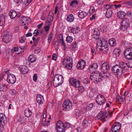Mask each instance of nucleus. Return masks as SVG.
<instances>
[{
    "label": "nucleus",
    "mask_w": 132,
    "mask_h": 132,
    "mask_svg": "<svg viewBox=\"0 0 132 132\" xmlns=\"http://www.w3.org/2000/svg\"><path fill=\"white\" fill-rule=\"evenodd\" d=\"M63 81V77L59 74H56L54 77L53 81L54 86L56 87L61 85Z\"/></svg>",
    "instance_id": "obj_1"
},
{
    "label": "nucleus",
    "mask_w": 132,
    "mask_h": 132,
    "mask_svg": "<svg viewBox=\"0 0 132 132\" xmlns=\"http://www.w3.org/2000/svg\"><path fill=\"white\" fill-rule=\"evenodd\" d=\"M72 59L69 56H67L66 59H63L62 64L64 67L70 70L72 67Z\"/></svg>",
    "instance_id": "obj_2"
},
{
    "label": "nucleus",
    "mask_w": 132,
    "mask_h": 132,
    "mask_svg": "<svg viewBox=\"0 0 132 132\" xmlns=\"http://www.w3.org/2000/svg\"><path fill=\"white\" fill-rule=\"evenodd\" d=\"M112 70L115 75L119 76H120L124 73V70L121 69L118 65L113 66L112 68Z\"/></svg>",
    "instance_id": "obj_3"
},
{
    "label": "nucleus",
    "mask_w": 132,
    "mask_h": 132,
    "mask_svg": "<svg viewBox=\"0 0 132 132\" xmlns=\"http://www.w3.org/2000/svg\"><path fill=\"white\" fill-rule=\"evenodd\" d=\"M72 104L70 100H68L65 101L62 104L63 109L65 111H68L71 109Z\"/></svg>",
    "instance_id": "obj_4"
},
{
    "label": "nucleus",
    "mask_w": 132,
    "mask_h": 132,
    "mask_svg": "<svg viewBox=\"0 0 132 132\" xmlns=\"http://www.w3.org/2000/svg\"><path fill=\"white\" fill-rule=\"evenodd\" d=\"M7 122V121L4 114L2 113H0V132H2L1 127L5 125Z\"/></svg>",
    "instance_id": "obj_5"
},
{
    "label": "nucleus",
    "mask_w": 132,
    "mask_h": 132,
    "mask_svg": "<svg viewBox=\"0 0 132 132\" xmlns=\"http://www.w3.org/2000/svg\"><path fill=\"white\" fill-rule=\"evenodd\" d=\"M56 129L57 132H64L65 130V127H64V123L61 121H59L56 124Z\"/></svg>",
    "instance_id": "obj_6"
},
{
    "label": "nucleus",
    "mask_w": 132,
    "mask_h": 132,
    "mask_svg": "<svg viewBox=\"0 0 132 132\" xmlns=\"http://www.w3.org/2000/svg\"><path fill=\"white\" fill-rule=\"evenodd\" d=\"M108 45L107 41L103 38H99L97 42V48L98 49V47H100Z\"/></svg>",
    "instance_id": "obj_7"
},
{
    "label": "nucleus",
    "mask_w": 132,
    "mask_h": 132,
    "mask_svg": "<svg viewBox=\"0 0 132 132\" xmlns=\"http://www.w3.org/2000/svg\"><path fill=\"white\" fill-rule=\"evenodd\" d=\"M121 125L118 122H116L114 123L111 128V130L112 132H118L121 129Z\"/></svg>",
    "instance_id": "obj_8"
},
{
    "label": "nucleus",
    "mask_w": 132,
    "mask_h": 132,
    "mask_svg": "<svg viewBox=\"0 0 132 132\" xmlns=\"http://www.w3.org/2000/svg\"><path fill=\"white\" fill-rule=\"evenodd\" d=\"M96 101L99 105H101L104 104L105 102L104 96L101 95H97L96 98Z\"/></svg>",
    "instance_id": "obj_9"
},
{
    "label": "nucleus",
    "mask_w": 132,
    "mask_h": 132,
    "mask_svg": "<svg viewBox=\"0 0 132 132\" xmlns=\"http://www.w3.org/2000/svg\"><path fill=\"white\" fill-rule=\"evenodd\" d=\"M69 82L71 85L76 88L79 87L80 85L79 80L74 78H71L69 80Z\"/></svg>",
    "instance_id": "obj_10"
},
{
    "label": "nucleus",
    "mask_w": 132,
    "mask_h": 132,
    "mask_svg": "<svg viewBox=\"0 0 132 132\" xmlns=\"http://www.w3.org/2000/svg\"><path fill=\"white\" fill-rule=\"evenodd\" d=\"M109 63L107 62L104 63L102 65L101 70L102 72L106 71L108 70L109 68Z\"/></svg>",
    "instance_id": "obj_11"
},
{
    "label": "nucleus",
    "mask_w": 132,
    "mask_h": 132,
    "mask_svg": "<svg viewBox=\"0 0 132 132\" xmlns=\"http://www.w3.org/2000/svg\"><path fill=\"white\" fill-rule=\"evenodd\" d=\"M16 81V78L15 76L12 74L10 73L9 75V83L13 84Z\"/></svg>",
    "instance_id": "obj_12"
},
{
    "label": "nucleus",
    "mask_w": 132,
    "mask_h": 132,
    "mask_svg": "<svg viewBox=\"0 0 132 132\" xmlns=\"http://www.w3.org/2000/svg\"><path fill=\"white\" fill-rule=\"evenodd\" d=\"M36 101L39 104H42L44 101L43 96L40 95H37L36 96Z\"/></svg>",
    "instance_id": "obj_13"
},
{
    "label": "nucleus",
    "mask_w": 132,
    "mask_h": 132,
    "mask_svg": "<svg viewBox=\"0 0 132 132\" xmlns=\"http://www.w3.org/2000/svg\"><path fill=\"white\" fill-rule=\"evenodd\" d=\"M82 62L79 61L77 64V67L78 69H83L85 66V62L83 60H82Z\"/></svg>",
    "instance_id": "obj_14"
},
{
    "label": "nucleus",
    "mask_w": 132,
    "mask_h": 132,
    "mask_svg": "<svg viewBox=\"0 0 132 132\" xmlns=\"http://www.w3.org/2000/svg\"><path fill=\"white\" fill-rule=\"evenodd\" d=\"M124 54L125 57L127 59L132 60V55L127 49L125 51Z\"/></svg>",
    "instance_id": "obj_15"
},
{
    "label": "nucleus",
    "mask_w": 132,
    "mask_h": 132,
    "mask_svg": "<svg viewBox=\"0 0 132 132\" xmlns=\"http://www.w3.org/2000/svg\"><path fill=\"white\" fill-rule=\"evenodd\" d=\"M71 31L73 34H76L78 33L80 30V29L78 26L71 27Z\"/></svg>",
    "instance_id": "obj_16"
},
{
    "label": "nucleus",
    "mask_w": 132,
    "mask_h": 132,
    "mask_svg": "<svg viewBox=\"0 0 132 132\" xmlns=\"http://www.w3.org/2000/svg\"><path fill=\"white\" fill-rule=\"evenodd\" d=\"M19 68L21 72L23 74H25L28 71V68L26 66L23 65L22 67H20Z\"/></svg>",
    "instance_id": "obj_17"
},
{
    "label": "nucleus",
    "mask_w": 132,
    "mask_h": 132,
    "mask_svg": "<svg viewBox=\"0 0 132 132\" xmlns=\"http://www.w3.org/2000/svg\"><path fill=\"white\" fill-rule=\"evenodd\" d=\"M119 66V67L121 68V69L123 70L124 69L126 70H127V63L124 62L122 61L120 62Z\"/></svg>",
    "instance_id": "obj_18"
},
{
    "label": "nucleus",
    "mask_w": 132,
    "mask_h": 132,
    "mask_svg": "<svg viewBox=\"0 0 132 132\" xmlns=\"http://www.w3.org/2000/svg\"><path fill=\"white\" fill-rule=\"evenodd\" d=\"M101 73H99L98 74L95 75L94 78V81H95L96 82H100L102 80V78L101 77H101Z\"/></svg>",
    "instance_id": "obj_19"
},
{
    "label": "nucleus",
    "mask_w": 132,
    "mask_h": 132,
    "mask_svg": "<svg viewBox=\"0 0 132 132\" xmlns=\"http://www.w3.org/2000/svg\"><path fill=\"white\" fill-rule=\"evenodd\" d=\"M98 65L97 63H93L90 66L88 69L90 71L93 72V71L96 69Z\"/></svg>",
    "instance_id": "obj_20"
},
{
    "label": "nucleus",
    "mask_w": 132,
    "mask_h": 132,
    "mask_svg": "<svg viewBox=\"0 0 132 132\" xmlns=\"http://www.w3.org/2000/svg\"><path fill=\"white\" fill-rule=\"evenodd\" d=\"M108 45H107L104 46L99 47L98 49L102 51L103 53H106L108 52Z\"/></svg>",
    "instance_id": "obj_21"
},
{
    "label": "nucleus",
    "mask_w": 132,
    "mask_h": 132,
    "mask_svg": "<svg viewBox=\"0 0 132 132\" xmlns=\"http://www.w3.org/2000/svg\"><path fill=\"white\" fill-rule=\"evenodd\" d=\"M17 15V14L15 11L12 10H11L9 13V15L11 19L14 18Z\"/></svg>",
    "instance_id": "obj_22"
},
{
    "label": "nucleus",
    "mask_w": 132,
    "mask_h": 132,
    "mask_svg": "<svg viewBox=\"0 0 132 132\" xmlns=\"http://www.w3.org/2000/svg\"><path fill=\"white\" fill-rule=\"evenodd\" d=\"M30 18L27 17H23L22 18V19L19 21V22L22 25L25 26L26 25V23H24L25 21L28 20V19Z\"/></svg>",
    "instance_id": "obj_23"
},
{
    "label": "nucleus",
    "mask_w": 132,
    "mask_h": 132,
    "mask_svg": "<svg viewBox=\"0 0 132 132\" xmlns=\"http://www.w3.org/2000/svg\"><path fill=\"white\" fill-rule=\"evenodd\" d=\"M97 118L101 120H103L105 121L108 119V116L106 115H102L99 116V114L97 115Z\"/></svg>",
    "instance_id": "obj_24"
},
{
    "label": "nucleus",
    "mask_w": 132,
    "mask_h": 132,
    "mask_svg": "<svg viewBox=\"0 0 132 132\" xmlns=\"http://www.w3.org/2000/svg\"><path fill=\"white\" fill-rule=\"evenodd\" d=\"M103 73L101 74V77L102 78V80L103 78H106L109 77L110 76L109 73L106 71L102 72Z\"/></svg>",
    "instance_id": "obj_25"
},
{
    "label": "nucleus",
    "mask_w": 132,
    "mask_h": 132,
    "mask_svg": "<svg viewBox=\"0 0 132 132\" xmlns=\"http://www.w3.org/2000/svg\"><path fill=\"white\" fill-rule=\"evenodd\" d=\"M24 114L25 116L27 117L31 116L32 114V112L28 108H26L24 110Z\"/></svg>",
    "instance_id": "obj_26"
},
{
    "label": "nucleus",
    "mask_w": 132,
    "mask_h": 132,
    "mask_svg": "<svg viewBox=\"0 0 132 132\" xmlns=\"http://www.w3.org/2000/svg\"><path fill=\"white\" fill-rule=\"evenodd\" d=\"M18 120L19 122L23 124L26 121V118L24 117L20 116L18 117Z\"/></svg>",
    "instance_id": "obj_27"
},
{
    "label": "nucleus",
    "mask_w": 132,
    "mask_h": 132,
    "mask_svg": "<svg viewBox=\"0 0 132 132\" xmlns=\"http://www.w3.org/2000/svg\"><path fill=\"white\" fill-rule=\"evenodd\" d=\"M5 16L2 14L0 15V26H2L5 23Z\"/></svg>",
    "instance_id": "obj_28"
},
{
    "label": "nucleus",
    "mask_w": 132,
    "mask_h": 132,
    "mask_svg": "<svg viewBox=\"0 0 132 132\" xmlns=\"http://www.w3.org/2000/svg\"><path fill=\"white\" fill-rule=\"evenodd\" d=\"M90 121L84 119L82 122V125L85 127H87L90 125Z\"/></svg>",
    "instance_id": "obj_29"
},
{
    "label": "nucleus",
    "mask_w": 132,
    "mask_h": 132,
    "mask_svg": "<svg viewBox=\"0 0 132 132\" xmlns=\"http://www.w3.org/2000/svg\"><path fill=\"white\" fill-rule=\"evenodd\" d=\"M126 15L125 13L121 11L119 12L118 13V18L121 19H123Z\"/></svg>",
    "instance_id": "obj_30"
},
{
    "label": "nucleus",
    "mask_w": 132,
    "mask_h": 132,
    "mask_svg": "<svg viewBox=\"0 0 132 132\" xmlns=\"http://www.w3.org/2000/svg\"><path fill=\"white\" fill-rule=\"evenodd\" d=\"M74 20V17L72 14L68 15L67 18V21L69 22H72Z\"/></svg>",
    "instance_id": "obj_31"
},
{
    "label": "nucleus",
    "mask_w": 132,
    "mask_h": 132,
    "mask_svg": "<svg viewBox=\"0 0 132 132\" xmlns=\"http://www.w3.org/2000/svg\"><path fill=\"white\" fill-rule=\"evenodd\" d=\"M109 44L111 46H114L116 44V40L112 38L109 40Z\"/></svg>",
    "instance_id": "obj_32"
},
{
    "label": "nucleus",
    "mask_w": 132,
    "mask_h": 132,
    "mask_svg": "<svg viewBox=\"0 0 132 132\" xmlns=\"http://www.w3.org/2000/svg\"><path fill=\"white\" fill-rule=\"evenodd\" d=\"M112 12L110 10H107L105 16L108 18H110L112 15Z\"/></svg>",
    "instance_id": "obj_33"
},
{
    "label": "nucleus",
    "mask_w": 132,
    "mask_h": 132,
    "mask_svg": "<svg viewBox=\"0 0 132 132\" xmlns=\"http://www.w3.org/2000/svg\"><path fill=\"white\" fill-rule=\"evenodd\" d=\"M29 61L30 62L33 63L35 61L36 58L32 55H30L28 58Z\"/></svg>",
    "instance_id": "obj_34"
},
{
    "label": "nucleus",
    "mask_w": 132,
    "mask_h": 132,
    "mask_svg": "<svg viewBox=\"0 0 132 132\" xmlns=\"http://www.w3.org/2000/svg\"><path fill=\"white\" fill-rule=\"evenodd\" d=\"M122 24L126 25V26H129V20L127 19L123 20L122 22Z\"/></svg>",
    "instance_id": "obj_35"
},
{
    "label": "nucleus",
    "mask_w": 132,
    "mask_h": 132,
    "mask_svg": "<svg viewBox=\"0 0 132 132\" xmlns=\"http://www.w3.org/2000/svg\"><path fill=\"white\" fill-rule=\"evenodd\" d=\"M53 34L52 32H51L49 35L48 38V42L50 43L51 41L52 40L53 37Z\"/></svg>",
    "instance_id": "obj_36"
},
{
    "label": "nucleus",
    "mask_w": 132,
    "mask_h": 132,
    "mask_svg": "<svg viewBox=\"0 0 132 132\" xmlns=\"http://www.w3.org/2000/svg\"><path fill=\"white\" fill-rule=\"evenodd\" d=\"M74 113L75 115L77 117L80 116L81 114L80 111L78 109L75 110Z\"/></svg>",
    "instance_id": "obj_37"
},
{
    "label": "nucleus",
    "mask_w": 132,
    "mask_h": 132,
    "mask_svg": "<svg viewBox=\"0 0 132 132\" xmlns=\"http://www.w3.org/2000/svg\"><path fill=\"white\" fill-rule=\"evenodd\" d=\"M78 4V2L76 0L72 1L70 3L71 6L73 7L75 5H77Z\"/></svg>",
    "instance_id": "obj_38"
},
{
    "label": "nucleus",
    "mask_w": 132,
    "mask_h": 132,
    "mask_svg": "<svg viewBox=\"0 0 132 132\" xmlns=\"http://www.w3.org/2000/svg\"><path fill=\"white\" fill-rule=\"evenodd\" d=\"M114 53L117 56H119L120 54V50L119 49H115L114 51Z\"/></svg>",
    "instance_id": "obj_39"
},
{
    "label": "nucleus",
    "mask_w": 132,
    "mask_h": 132,
    "mask_svg": "<svg viewBox=\"0 0 132 132\" xmlns=\"http://www.w3.org/2000/svg\"><path fill=\"white\" fill-rule=\"evenodd\" d=\"M26 39V38L24 36L23 37H21L19 38V42H20L22 43H23L25 42Z\"/></svg>",
    "instance_id": "obj_40"
},
{
    "label": "nucleus",
    "mask_w": 132,
    "mask_h": 132,
    "mask_svg": "<svg viewBox=\"0 0 132 132\" xmlns=\"http://www.w3.org/2000/svg\"><path fill=\"white\" fill-rule=\"evenodd\" d=\"M66 40L67 42L71 43L73 40V38L71 36H68L67 37Z\"/></svg>",
    "instance_id": "obj_41"
},
{
    "label": "nucleus",
    "mask_w": 132,
    "mask_h": 132,
    "mask_svg": "<svg viewBox=\"0 0 132 132\" xmlns=\"http://www.w3.org/2000/svg\"><path fill=\"white\" fill-rule=\"evenodd\" d=\"M128 27V26H126V25L122 24L121 29L123 31H125L127 29Z\"/></svg>",
    "instance_id": "obj_42"
},
{
    "label": "nucleus",
    "mask_w": 132,
    "mask_h": 132,
    "mask_svg": "<svg viewBox=\"0 0 132 132\" xmlns=\"http://www.w3.org/2000/svg\"><path fill=\"white\" fill-rule=\"evenodd\" d=\"M71 126V125L68 123L66 122L64 124V127H65V128H70Z\"/></svg>",
    "instance_id": "obj_43"
},
{
    "label": "nucleus",
    "mask_w": 132,
    "mask_h": 132,
    "mask_svg": "<svg viewBox=\"0 0 132 132\" xmlns=\"http://www.w3.org/2000/svg\"><path fill=\"white\" fill-rule=\"evenodd\" d=\"M5 85L4 84H2L0 85V90L1 91H3L4 89L5 88Z\"/></svg>",
    "instance_id": "obj_44"
},
{
    "label": "nucleus",
    "mask_w": 132,
    "mask_h": 132,
    "mask_svg": "<svg viewBox=\"0 0 132 132\" xmlns=\"http://www.w3.org/2000/svg\"><path fill=\"white\" fill-rule=\"evenodd\" d=\"M100 32L99 29L97 28H95L94 30L93 35H99Z\"/></svg>",
    "instance_id": "obj_45"
},
{
    "label": "nucleus",
    "mask_w": 132,
    "mask_h": 132,
    "mask_svg": "<svg viewBox=\"0 0 132 132\" xmlns=\"http://www.w3.org/2000/svg\"><path fill=\"white\" fill-rule=\"evenodd\" d=\"M93 103H91L88 104L86 107V109L88 110H90L93 108Z\"/></svg>",
    "instance_id": "obj_46"
},
{
    "label": "nucleus",
    "mask_w": 132,
    "mask_h": 132,
    "mask_svg": "<svg viewBox=\"0 0 132 132\" xmlns=\"http://www.w3.org/2000/svg\"><path fill=\"white\" fill-rule=\"evenodd\" d=\"M3 40L4 42L6 43H8V36H5L6 37L4 39V37L3 36Z\"/></svg>",
    "instance_id": "obj_47"
},
{
    "label": "nucleus",
    "mask_w": 132,
    "mask_h": 132,
    "mask_svg": "<svg viewBox=\"0 0 132 132\" xmlns=\"http://www.w3.org/2000/svg\"><path fill=\"white\" fill-rule=\"evenodd\" d=\"M50 24H49L44 27V28L46 32H47L48 31L50 27Z\"/></svg>",
    "instance_id": "obj_48"
},
{
    "label": "nucleus",
    "mask_w": 132,
    "mask_h": 132,
    "mask_svg": "<svg viewBox=\"0 0 132 132\" xmlns=\"http://www.w3.org/2000/svg\"><path fill=\"white\" fill-rule=\"evenodd\" d=\"M8 32L7 30H5L2 33V35L4 37V39L6 37L5 36H8Z\"/></svg>",
    "instance_id": "obj_49"
},
{
    "label": "nucleus",
    "mask_w": 132,
    "mask_h": 132,
    "mask_svg": "<svg viewBox=\"0 0 132 132\" xmlns=\"http://www.w3.org/2000/svg\"><path fill=\"white\" fill-rule=\"evenodd\" d=\"M59 42L60 43H61V45L63 46H65V44L64 42V40L63 38V37L62 36H61V38L60 39Z\"/></svg>",
    "instance_id": "obj_50"
},
{
    "label": "nucleus",
    "mask_w": 132,
    "mask_h": 132,
    "mask_svg": "<svg viewBox=\"0 0 132 132\" xmlns=\"http://www.w3.org/2000/svg\"><path fill=\"white\" fill-rule=\"evenodd\" d=\"M53 16V15H52L51 16V15H50V14H49L47 19V20H50L52 21L54 19Z\"/></svg>",
    "instance_id": "obj_51"
},
{
    "label": "nucleus",
    "mask_w": 132,
    "mask_h": 132,
    "mask_svg": "<svg viewBox=\"0 0 132 132\" xmlns=\"http://www.w3.org/2000/svg\"><path fill=\"white\" fill-rule=\"evenodd\" d=\"M78 16L79 18L81 19H83L84 18V16L82 13V11H81V12H80V11L79 12Z\"/></svg>",
    "instance_id": "obj_52"
},
{
    "label": "nucleus",
    "mask_w": 132,
    "mask_h": 132,
    "mask_svg": "<svg viewBox=\"0 0 132 132\" xmlns=\"http://www.w3.org/2000/svg\"><path fill=\"white\" fill-rule=\"evenodd\" d=\"M9 92L11 95H14L15 94L16 91L14 89H11Z\"/></svg>",
    "instance_id": "obj_53"
},
{
    "label": "nucleus",
    "mask_w": 132,
    "mask_h": 132,
    "mask_svg": "<svg viewBox=\"0 0 132 132\" xmlns=\"http://www.w3.org/2000/svg\"><path fill=\"white\" fill-rule=\"evenodd\" d=\"M14 1L18 5H19L23 3L22 0H14Z\"/></svg>",
    "instance_id": "obj_54"
},
{
    "label": "nucleus",
    "mask_w": 132,
    "mask_h": 132,
    "mask_svg": "<svg viewBox=\"0 0 132 132\" xmlns=\"http://www.w3.org/2000/svg\"><path fill=\"white\" fill-rule=\"evenodd\" d=\"M117 101L122 102L123 100L122 97L121 96L118 95L117 96Z\"/></svg>",
    "instance_id": "obj_55"
},
{
    "label": "nucleus",
    "mask_w": 132,
    "mask_h": 132,
    "mask_svg": "<svg viewBox=\"0 0 132 132\" xmlns=\"http://www.w3.org/2000/svg\"><path fill=\"white\" fill-rule=\"evenodd\" d=\"M127 70H128L129 68H132V61L128 63H127Z\"/></svg>",
    "instance_id": "obj_56"
},
{
    "label": "nucleus",
    "mask_w": 132,
    "mask_h": 132,
    "mask_svg": "<svg viewBox=\"0 0 132 132\" xmlns=\"http://www.w3.org/2000/svg\"><path fill=\"white\" fill-rule=\"evenodd\" d=\"M39 34V32L38 30H35L33 33L34 35L35 36H37Z\"/></svg>",
    "instance_id": "obj_57"
},
{
    "label": "nucleus",
    "mask_w": 132,
    "mask_h": 132,
    "mask_svg": "<svg viewBox=\"0 0 132 132\" xmlns=\"http://www.w3.org/2000/svg\"><path fill=\"white\" fill-rule=\"evenodd\" d=\"M77 43L75 42H73L71 45V48L72 49H75L76 48Z\"/></svg>",
    "instance_id": "obj_58"
},
{
    "label": "nucleus",
    "mask_w": 132,
    "mask_h": 132,
    "mask_svg": "<svg viewBox=\"0 0 132 132\" xmlns=\"http://www.w3.org/2000/svg\"><path fill=\"white\" fill-rule=\"evenodd\" d=\"M104 8L105 9H107V10H110V9L111 8H113L112 5L110 6L108 5H106L104 6Z\"/></svg>",
    "instance_id": "obj_59"
},
{
    "label": "nucleus",
    "mask_w": 132,
    "mask_h": 132,
    "mask_svg": "<svg viewBox=\"0 0 132 132\" xmlns=\"http://www.w3.org/2000/svg\"><path fill=\"white\" fill-rule=\"evenodd\" d=\"M4 72L5 73V74H4L5 75H6V74L7 75V81H8V69H5L4 70Z\"/></svg>",
    "instance_id": "obj_60"
},
{
    "label": "nucleus",
    "mask_w": 132,
    "mask_h": 132,
    "mask_svg": "<svg viewBox=\"0 0 132 132\" xmlns=\"http://www.w3.org/2000/svg\"><path fill=\"white\" fill-rule=\"evenodd\" d=\"M57 56L56 54L54 53L52 56V59L53 60H56Z\"/></svg>",
    "instance_id": "obj_61"
},
{
    "label": "nucleus",
    "mask_w": 132,
    "mask_h": 132,
    "mask_svg": "<svg viewBox=\"0 0 132 132\" xmlns=\"http://www.w3.org/2000/svg\"><path fill=\"white\" fill-rule=\"evenodd\" d=\"M37 74H35L33 76V80L34 81H36L37 79Z\"/></svg>",
    "instance_id": "obj_62"
},
{
    "label": "nucleus",
    "mask_w": 132,
    "mask_h": 132,
    "mask_svg": "<svg viewBox=\"0 0 132 132\" xmlns=\"http://www.w3.org/2000/svg\"><path fill=\"white\" fill-rule=\"evenodd\" d=\"M40 51V50L38 48H37L35 50V53L36 54L38 53Z\"/></svg>",
    "instance_id": "obj_63"
},
{
    "label": "nucleus",
    "mask_w": 132,
    "mask_h": 132,
    "mask_svg": "<svg viewBox=\"0 0 132 132\" xmlns=\"http://www.w3.org/2000/svg\"><path fill=\"white\" fill-rule=\"evenodd\" d=\"M78 88V90L82 92L84 90V88L83 86H81L80 87L79 86V87Z\"/></svg>",
    "instance_id": "obj_64"
}]
</instances>
